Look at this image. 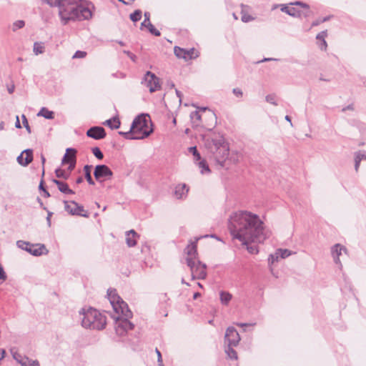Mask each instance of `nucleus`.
Listing matches in <instances>:
<instances>
[{"mask_svg": "<svg viewBox=\"0 0 366 366\" xmlns=\"http://www.w3.org/2000/svg\"><path fill=\"white\" fill-rule=\"evenodd\" d=\"M189 151L194 156L195 162H197V161L201 159V155H200L199 152H198L197 147H189Z\"/></svg>", "mask_w": 366, "mask_h": 366, "instance_id": "nucleus-39", "label": "nucleus"}, {"mask_svg": "<svg viewBox=\"0 0 366 366\" xmlns=\"http://www.w3.org/2000/svg\"><path fill=\"white\" fill-rule=\"evenodd\" d=\"M194 257H188L186 259L187 264L190 268L192 272V280L195 279L194 274V269H195V266L197 265V263L194 260Z\"/></svg>", "mask_w": 366, "mask_h": 366, "instance_id": "nucleus-34", "label": "nucleus"}, {"mask_svg": "<svg viewBox=\"0 0 366 366\" xmlns=\"http://www.w3.org/2000/svg\"><path fill=\"white\" fill-rule=\"evenodd\" d=\"M321 23H322L321 21V19H317L315 21H314L312 23V26H318L319 24H320Z\"/></svg>", "mask_w": 366, "mask_h": 366, "instance_id": "nucleus-64", "label": "nucleus"}, {"mask_svg": "<svg viewBox=\"0 0 366 366\" xmlns=\"http://www.w3.org/2000/svg\"><path fill=\"white\" fill-rule=\"evenodd\" d=\"M206 146L215 162L221 167H224L229 151V144L224 138L219 137L218 138L212 139L206 144Z\"/></svg>", "mask_w": 366, "mask_h": 366, "instance_id": "nucleus-3", "label": "nucleus"}, {"mask_svg": "<svg viewBox=\"0 0 366 366\" xmlns=\"http://www.w3.org/2000/svg\"><path fill=\"white\" fill-rule=\"evenodd\" d=\"M255 325H256V323H237V325H238L241 327H247V326H254Z\"/></svg>", "mask_w": 366, "mask_h": 366, "instance_id": "nucleus-60", "label": "nucleus"}, {"mask_svg": "<svg viewBox=\"0 0 366 366\" xmlns=\"http://www.w3.org/2000/svg\"><path fill=\"white\" fill-rule=\"evenodd\" d=\"M190 118H191L192 120H194V119L196 120H200L201 119V115L199 114L198 111H194V112H191Z\"/></svg>", "mask_w": 366, "mask_h": 366, "instance_id": "nucleus-51", "label": "nucleus"}, {"mask_svg": "<svg viewBox=\"0 0 366 366\" xmlns=\"http://www.w3.org/2000/svg\"><path fill=\"white\" fill-rule=\"evenodd\" d=\"M43 178L44 177H41V181L39 182V189L42 192L46 189L44 186V181Z\"/></svg>", "mask_w": 366, "mask_h": 366, "instance_id": "nucleus-57", "label": "nucleus"}, {"mask_svg": "<svg viewBox=\"0 0 366 366\" xmlns=\"http://www.w3.org/2000/svg\"><path fill=\"white\" fill-rule=\"evenodd\" d=\"M201 237H197L195 241L191 242L189 244L187 245V247L185 248L184 252L187 253V254L189 257H195L196 255H197V243L199 239H200Z\"/></svg>", "mask_w": 366, "mask_h": 366, "instance_id": "nucleus-22", "label": "nucleus"}, {"mask_svg": "<svg viewBox=\"0 0 366 366\" xmlns=\"http://www.w3.org/2000/svg\"><path fill=\"white\" fill-rule=\"evenodd\" d=\"M346 248L340 244H335L331 249V254L334 259V262L337 264H340L342 267V264L340 260V256L342 254V251H346Z\"/></svg>", "mask_w": 366, "mask_h": 366, "instance_id": "nucleus-17", "label": "nucleus"}, {"mask_svg": "<svg viewBox=\"0 0 366 366\" xmlns=\"http://www.w3.org/2000/svg\"><path fill=\"white\" fill-rule=\"evenodd\" d=\"M327 46V42H326L325 39H323V41H322L321 45H320V49L326 50Z\"/></svg>", "mask_w": 366, "mask_h": 366, "instance_id": "nucleus-62", "label": "nucleus"}, {"mask_svg": "<svg viewBox=\"0 0 366 366\" xmlns=\"http://www.w3.org/2000/svg\"><path fill=\"white\" fill-rule=\"evenodd\" d=\"M189 188L185 184H178L174 189V195L177 199H182L188 192Z\"/></svg>", "mask_w": 366, "mask_h": 366, "instance_id": "nucleus-23", "label": "nucleus"}, {"mask_svg": "<svg viewBox=\"0 0 366 366\" xmlns=\"http://www.w3.org/2000/svg\"><path fill=\"white\" fill-rule=\"evenodd\" d=\"M107 295L109 296V302L113 307H114V305L116 304H117V302H118V300L116 298V297H119L117 293H116V290H108V292H107Z\"/></svg>", "mask_w": 366, "mask_h": 366, "instance_id": "nucleus-33", "label": "nucleus"}, {"mask_svg": "<svg viewBox=\"0 0 366 366\" xmlns=\"http://www.w3.org/2000/svg\"><path fill=\"white\" fill-rule=\"evenodd\" d=\"M46 211H47L46 222H47L48 225L50 226L51 225V217L53 213L48 210H46Z\"/></svg>", "mask_w": 366, "mask_h": 366, "instance_id": "nucleus-58", "label": "nucleus"}, {"mask_svg": "<svg viewBox=\"0 0 366 366\" xmlns=\"http://www.w3.org/2000/svg\"><path fill=\"white\" fill-rule=\"evenodd\" d=\"M228 227L234 239L242 244L247 241L263 242L267 238L264 223L257 214L247 211H239L229 219Z\"/></svg>", "mask_w": 366, "mask_h": 366, "instance_id": "nucleus-1", "label": "nucleus"}, {"mask_svg": "<svg viewBox=\"0 0 366 366\" xmlns=\"http://www.w3.org/2000/svg\"><path fill=\"white\" fill-rule=\"evenodd\" d=\"M207 265L198 260L195 269H194V274L195 279L204 280L207 277Z\"/></svg>", "mask_w": 366, "mask_h": 366, "instance_id": "nucleus-15", "label": "nucleus"}, {"mask_svg": "<svg viewBox=\"0 0 366 366\" xmlns=\"http://www.w3.org/2000/svg\"><path fill=\"white\" fill-rule=\"evenodd\" d=\"M241 14H242L241 19L243 22L247 23V22H249L254 19V18L252 17L251 15L244 12V11L243 9L242 10Z\"/></svg>", "mask_w": 366, "mask_h": 366, "instance_id": "nucleus-42", "label": "nucleus"}, {"mask_svg": "<svg viewBox=\"0 0 366 366\" xmlns=\"http://www.w3.org/2000/svg\"><path fill=\"white\" fill-rule=\"evenodd\" d=\"M92 167H93L92 165H89V164H86L84 167V172L85 179H86L87 182L90 185H94L95 184V182L93 180V179L92 177V174H91V172H92Z\"/></svg>", "mask_w": 366, "mask_h": 366, "instance_id": "nucleus-27", "label": "nucleus"}, {"mask_svg": "<svg viewBox=\"0 0 366 366\" xmlns=\"http://www.w3.org/2000/svg\"><path fill=\"white\" fill-rule=\"evenodd\" d=\"M21 118H22V123H23L24 127L26 128V131L29 133H31V128H30V126L29 124V122H28V120H27L26 116L24 114H22Z\"/></svg>", "mask_w": 366, "mask_h": 366, "instance_id": "nucleus-47", "label": "nucleus"}, {"mask_svg": "<svg viewBox=\"0 0 366 366\" xmlns=\"http://www.w3.org/2000/svg\"><path fill=\"white\" fill-rule=\"evenodd\" d=\"M71 163H68V164H69V167H68V168H67V169H68V173H69V174H70V172H71V171H73V170L74 169L75 166H76V162H75V161L74 160V157H71Z\"/></svg>", "mask_w": 366, "mask_h": 366, "instance_id": "nucleus-52", "label": "nucleus"}, {"mask_svg": "<svg viewBox=\"0 0 366 366\" xmlns=\"http://www.w3.org/2000/svg\"><path fill=\"white\" fill-rule=\"evenodd\" d=\"M220 301L223 305H228L231 300L232 296L229 292L221 291L220 292Z\"/></svg>", "mask_w": 366, "mask_h": 366, "instance_id": "nucleus-31", "label": "nucleus"}, {"mask_svg": "<svg viewBox=\"0 0 366 366\" xmlns=\"http://www.w3.org/2000/svg\"><path fill=\"white\" fill-rule=\"evenodd\" d=\"M79 314L83 316L81 325L85 328L101 330L106 326V317L96 309L92 307H89L86 310L82 309Z\"/></svg>", "mask_w": 366, "mask_h": 366, "instance_id": "nucleus-4", "label": "nucleus"}, {"mask_svg": "<svg viewBox=\"0 0 366 366\" xmlns=\"http://www.w3.org/2000/svg\"><path fill=\"white\" fill-rule=\"evenodd\" d=\"M197 164L199 167V168L202 169L201 170V173L202 174H204V172H210V169H209V167L207 163V162L204 160V159H200L199 161H197Z\"/></svg>", "mask_w": 366, "mask_h": 366, "instance_id": "nucleus-36", "label": "nucleus"}, {"mask_svg": "<svg viewBox=\"0 0 366 366\" xmlns=\"http://www.w3.org/2000/svg\"><path fill=\"white\" fill-rule=\"evenodd\" d=\"M232 93L237 97H242L243 95L242 91L239 88H234L232 89Z\"/></svg>", "mask_w": 366, "mask_h": 366, "instance_id": "nucleus-54", "label": "nucleus"}, {"mask_svg": "<svg viewBox=\"0 0 366 366\" xmlns=\"http://www.w3.org/2000/svg\"><path fill=\"white\" fill-rule=\"evenodd\" d=\"M279 258H280V257H279V255H277V252H276L274 254H269V257H268V263H269V264H272L275 262H278Z\"/></svg>", "mask_w": 366, "mask_h": 366, "instance_id": "nucleus-45", "label": "nucleus"}, {"mask_svg": "<svg viewBox=\"0 0 366 366\" xmlns=\"http://www.w3.org/2000/svg\"><path fill=\"white\" fill-rule=\"evenodd\" d=\"M155 352L157 355V362H162V356L161 352L157 348L155 349Z\"/></svg>", "mask_w": 366, "mask_h": 366, "instance_id": "nucleus-59", "label": "nucleus"}, {"mask_svg": "<svg viewBox=\"0 0 366 366\" xmlns=\"http://www.w3.org/2000/svg\"><path fill=\"white\" fill-rule=\"evenodd\" d=\"M290 4L291 5L300 6L302 8H305V9H309V8H310V6H309V5L307 4L304 3L302 1H295L294 3H290Z\"/></svg>", "mask_w": 366, "mask_h": 366, "instance_id": "nucleus-53", "label": "nucleus"}, {"mask_svg": "<svg viewBox=\"0 0 366 366\" xmlns=\"http://www.w3.org/2000/svg\"><path fill=\"white\" fill-rule=\"evenodd\" d=\"M194 51L195 49L194 48L185 49L177 46H174V48L175 56L179 59H184L186 61L195 59L198 56L197 54L194 55Z\"/></svg>", "mask_w": 366, "mask_h": 366, "instance_id": "nucleus-11", "label": "nucleus"}, {"mask_svg": "<svg viewBox=\"0 0 366 366\" xmlns=\"http://www.w3.org/2000/svg\"><path fill=\"white\" fill-rule=\"evenodd\" d=\"M64 209L71 215L89 217V213L84 211V207L75 201H64Z\"/></svg>", "mask_w": 366, "mask_h": 366, "instance_id": "nucleus-8", "label": "nucleus"}, {"mask_svg": "<svg viewBox=\"0 0 366 366\" xmlns=\"http://www.w3.org/2000/svg\"><path fill=\"white\" fill-rule=\"evenodd\" d=\"M227 346L225 347V352L227 354L228 357L232 360H237V352L234 350V347H236L237 345H230V344H226Z\"/></svg>", "mask_w": 366, "mask_h": 366, "instance_id": "nucleus-28", "label": "nucleus"}, {"mask_svg": "<svg viewBox=\"0 0 366 366\" xmlns=\"http://www.w3.org/2000/svg\"><path fill=\"white\" fill-rule=\"evenodd\" d=\"M34 159L33 156V149H24L18 157H17V162L23 166L26 167L28 166Z\"/></svg>", "mask_w": 366, "mask_h": 366, "instance_id": "nucleus-13", "label": "nucleus"}, {"mask_svg": "<svg viewBox=\"0 0 366 366\" xmlns=\"http://www.w3.org/2000/svg\"><path fill=\"white\" fill-rule=\"evenodd\" d=\"M45 51L44 44L41 41H36L34 44L33 51L36 55L43 54Z\"/></svg>", "mask_w": 366, "mask_h": 366, "instance_id": "nucleus-29", "label": "nucleus"}, {"mask_svg": "<svg viewBox=\"0 0 366 366\" xmlns=\"http://www.w3.org/2000/svg\"><path fill=\"white\" fill-rule=\"evenodd\" d=\"M86 56V52L84 51H76L73 55L74 59H81Z\"/></svg>", "mask_w": 366, "mask_h": 366, "instance_id": "nucleus-48", "label": "nucleus"}, {"mask_svg": "<svg viewBox=\"0 0 366 366\" xmlns=\"http://www.w3.org/2000/svg\"><path fill=\"white\" fill-rule=\"evenodd\" d=\"M16 245L19 248L26 251L29 254L35 257H39L42 254H46L49 250L44 244H32L29 242L24 240H18Z\"/></svg>", "mask_w": 366, "mask_h": 366, "instance_id": "nucleus-5", "label": "nucleus"}, {"mask_svg": "<svg viewBox=\"0 0 366 366\" xmlns=\"http://www.w3.org/2000/svg\"><path fill=\"white\" fill-rule=\"evenodd\" d=\"M104 124L108 126L112 129H117L119 128L121 122L117 117H114L109 119H107Z\"/></svg>", "mask_w": 366, "mask_h": 366, "instance_id": "nucleus-24", "label": "nucleus"}, {"mask_svg": "<svg viewBox=\"0 0 366 366\" xmlns=\"http://www.w3.org/2000/svg\"><path fill=\"white\" fill-rule=\"evenodd\" d=\"M250 243H259L258 242H251L249 240L247 241V244H242L246 246V249L250 254H257L259 252V249L257 245H252Z\"/></svg>", "mask_w": 366, "mask_h": 366, "instance_id": "nucleus-32", "label": "nucleus"}, {"mask_svg": "<svg viewBox=\"0 0 366 366\" xmlns=\"http://www.w3.org/2000/svg\"><path fill=\"white\" fill-rule=\"evenodd\" d=\"M38 117H43L46 119H53L54 118V112L49 110L46 107H42L37 114Z\"/></svg>", "mask_w": 366, "mask_h": 366, "instance_id": "nucleus-26", "label": "nucleus"}, {"mask_svg": "<svg viewBox=\"0 0 366 366\" xmlns=\"http://www.w3.org/2000/svg\"><path fill=\"white\" fill-rule=\"evenodd\" d=\"M142 84L149 88V92L153 93L160 89L159 79L152 72L147 71L142 80Z\"/></svg>", "mask_w": 366, "mask_h": 366, "instance_id": "nucleus-7", "label": "nucleus"}, {"mask_svg": "<svg viewBox=\"0 0 366 366\" xmlns=\"http://www.w3.org/2000/svg\"><path fill=\"white\" fill-rule=\"evenodd\" d=\"M52 182L57 186L58 189L64 194H73L74 192L69 187L67 183L53 179Z\"/></svg>", "mask_w": 366, "mask_h": 366, "instance_id": "nucleus-19", "label": "nucleus"}, {"mask_svg": "<svg viewBox=\"0 0 366 366\" xmlns=\"http://www.w3.org/2000/svg\"><path fill=\"white\" fill-rule=\"evenodd\" d=\"M281 11L291 16H297V10L295 7H289L285 4H281Z\"/></svg>", "mask_w": 366, "mask_h": 366, "instance_id": "nucleus-30", "label": "nucleus"}, {"mask_svg": "<svg viewBox=\"0 0 366 366\" xmlns=\"http://www.w3.org/2000/svg\"><path fill=\"white\" fill-rule=\"evenodd\" d=\"M147 29L152 35L155 36H161L160 31L157 30L151 22L147 23Z\"/></svg>", "mask_w": 366, "mask_h": 366, "instance_id": "nucleus-40", "label": "nucleus"}, {"mask_svg": "<svg viewBox=\"0 0 366 366\" xmlns=\"http://www.w3.org/2000/svg\"><path fill=\"white\" fill-rule=\"evenodd\" d=\"M240 340V336L237 330L233 327H229L224 335V344L237 345Z\"/></svg>", "mask_w": 366, "mask_h": 366, "instance_id": "nucleus-12", "label": "nucleus"}, {"mask_svg": "<svg viewBox=\"0 0 366 366\" xmlns=\"http://www.w3.org/2000/svg\"><path fill=\"white\" fill-rule=\"evenodd\" d=\"M142 15V11L140 9H137L129 15V18L132 21L137 22L141 19Z\"/></svg>", "mask_w": 366, "mask_h": 366, "instance_id": "nucleus-37", "label": "nucleus"}, {"mask_svg": "<svg viewBox=\"0 0 366 366\" xmlns=\"http://www.w3.org/2000/svg\"><path fill=\"white\" fill-rule=\"evenodd\" d=\"M92 152L93 154L95 156V157H97L98 159L101 160L104 158V154L99 147H93L92 149Z\"/></svg>", "mask_w": 366, "mask_h": 366, "instance_id": "nucleus-41", "label": "nucleus"}, {"mask_svg": "<svg viewBox=\"0 0 366 366\" xmlns=\"http://www.w3.org/2000/svg\"><path fill=\"white\" fill-rule=\"evenodd\" d=\"M87 137L92 138L96 140L104 139L107 133L105 129L99 126L92 127L86 131Z\"/></svg>", "mask_w": 366, "mask_h": 366, "instance_id": "nucleus-14", "label": "nucleus"}, {"mask_svg": "<svg viewBox=\"0 0 366 366\" xmlns=\"http://www.w3.org/2000/svg\"><path fill=\"white\" fill-rule=\"evenodd\" d=\"M152 133L150 132H144L142 135H135L134 132H132V127L129 132H119V134L123 136L127 139H143L148 137Z\"/></svg>", "mask_w": 366, "mask_h": 366, "instance_id": "nucleus-16", "label": "nucleus"}, {"mask_svg": "<svg viewBox=\"0 0 366 366\" xmlns=\"http://www.w3.org/2000/svg\"><path fill=\"white\" fill-rule=\"evenodd\" d=\"M354 157L355 158L358 157L360 158V162L362 160H366V151H365V150H360L358 152H356L354 154Z\"/></svg>", "mask_w": 366, "mask_h": 366, "instance_id": "nucleus-44", "label": "nucleus"}, {"mask_svg": "<svg viewBox=\"0 0 366 366\" xmlns=\"http://www.w3.org/2000/svg\"><path fill=\"white\" fill-rule=\"evenodd\" d=\"M44 2L48 4L51 6H59L62 0H42Z\"/></svg>", "mask_w": 366, "mask_h": 366, "instance_id": "nucleus-46", "label": "nucleus"}, {"mask_svg": "<svg viewBox=\"0 0 366 366\" xmlns=\"http://www.w3.org/2000/svg\"><path fill=\"white\" fill-rule=\"evenodd\" d=\"M139 235L134 229H131L126 232V242L128 247H134L137 244V238Z\"/></svg>", "mask_w": 366, "mask_h": 366, "instance_id": "nucleus-20", "label": "nucleus"}, {"mask_svg": "<svg viewBox=\"0 0 366 366\" xmlns=\"http://www.w3.org/2000/svg\"><path fill=\"white\" fill-rule=\"evenodd\" d=\"M144 20L147 21L148 23L150 22V13L148 11H145L144 14Z\"/></svg>", "mask_w": 366, "mask_h": 366, "instance_id": "nucleus-63", "label": "nucleus"}, {"mask_svg": "<svg viewBox=\"0 0 366 366\" xmlns=\"http://www.w3.org/2000/svg\"><path fill=\"white\" fill-rule=\"evenodd\" d=\"M130 317H117L118 327L122 328L124 331L132 330L134 327V325L129 320Z\"/></svg>", "mask_w": 366, "mask_h": 366, "instance_id": "nucleus-18", "label": "nucleus"}, {"mask_svg": "<svg viewBox=\"0 0 366 366\" xmlns=\"http://www.w3.org/2000/svg\"><path fill=\"white\" fill-rule=\"evenodd\" d=\"M266 101L268 103H270L274 105H277V103L275 102V96L273 94H268L266 96Z\"/></svg>", "mask_w": 366, "mask_h": 366, "instance_id": "nucleus-49", "label": "nucleus"}, {"mask_svg": "<svg viewBox=\"0 0 366 366\" xmlns=\"http://www.w3.org/2000/svg\"><path fill=\"white\" fill-rule=\"evenodd\" d=\"M276 252L277 255H279L280 258L282 259H285L292 254L291 251L287 249H277Z\"/></svg>", "mask_w": 366, "mask_h": 366, "instance_id": "nucleus-38", "label": "nucleus"}, {"mask_svg": "<svg viewBox=\"0 0 366 366\" xmlns=\"http://www.w3.org/2000/svg\"><path fill=\"white\" fill-rule=\"evenodd\" d=\"M58 8L59 15L64 25L70 21L87 20L92 16L90 9L79 4L78 0H62Z\"/></svg>", "mask_w": 366, "mask_h": 366, "instance_id": "nucleus-2", "label": "nucleus"}, {"mask_svg": "<svg viewBox=\"0 0 366 366\" xmlns=\"http://www.w3.org/2000/svg\"><path fill=\"white\" fill-rule=\"evenodd\" d=\"M14 357L19 362L21 366H39L37 360H32L26 357L19 360L15 355H14Z\"/></svg>", "mask_w": 366, "mask_h": 366, "instance_id": "nucleus-25", "label": "nucleus"}, {"mask_svg": "<svg viewBox=\"0 0 366 366\" xmlns=\"http://www.w3.org/2000/svg\"><path fill=\"white\" fill-rule=\"evenodd\" d=\"M113 175L111 169L106 164H98L94 167V176L97 182L109 179Z\"/></svg>", "mask_w": 366, "mask_h": 366, "instance_id": "nucleus-9", "label": "nucleus"}, {"mask_svg": "<svg viewBox=\"0 0 366 366\" xmlns=\"http://www.w3.org/2000/svg\"><path fill=\"white\" fill-rule=\"evenodd\" d=\"M76 152H77V151L76 149L67 148L66 150V153L62 158L61 164H66L67 163H71V160H70V159H71V157H74V160L75 162H76Z\"/></svg>", "mask_w": 366, "mask_h": 366, "instance_id": "nucleus-21", "label": "nucleus"}, {"mask_svg": "<svg viewBox=\"0 0 366 366\" xmlns=\"http://www.w3.org/2000/svg\"><path fill=\"white\" fill-rule=\"evenodd\" d=\"M147 115L144 114L138 115L134 118L132 123V132H134L135 135H142L144 132H150L152 130L150 129L148 131L147 129L148 128V121L147 119Z\"/></svg>", "mask_w": 366, "mask_h": 366, "instance_id": "nucleus-6", "label": "nucleus"}, {"mask_svg": "<svg viewBox=\"0 0 366 366\" xmlns=\"http://www.w3.org/2000/svg\"><path fill=\"white\" fill-rule=\"evenodd\" d=\"M327 30L325 31H322L321 32H320L319 34H317V36H316V39L317 40H320L321 41H323V39H325V37L327 36Z\"/></svg>", "mask_w": 366, "mask_h": 366, "instance_id": "nucleus-50", "label": "nucleus"}, {"mask_svg": "<svg viewBox=\"0 0 366 366\" xmlns=\"http://www.w3.org/2000/svg\"><path fill=\"white\" fill-rule=\"evenodd\" d=\"M360 162H361L360 161V158L358 157L356 158L355 157V169L356 172H357L359 169Z\"/></svg>", "mask_w": 366, "mask_h": 366, "instance_id": "nucleus-56", "label": "nucleus"}, {"mask_svg": "<svg viewBox=\"0 0 366 366\" xmlns=\"http://www.w3.org/2000/svg\"><path fill=\"white\" fill-rule=\"evenodd\" d=\"M118 300L117 304L113 307L114 310L117 314H121L122 317H132V312L129 308L126 302H124L120 297H116Z\"/></svg>", "mask_w": 366, "mask_h": 366, "instance_id": "nucleus-10", "label": "nucleus"}, {"mask_svg": "<svg viewBox=\"0 0 366 366\" xmlns=\"http://www.w3.org/2000/svg\"><path fill=\"white\" fill-rule=\"evenodd\" d=\"M41 161L42 164V177H44L45 174L44 164L46 162V159L43 154L41 155Z\"/></svg>", "mask_w": 366, "mask_h": 366, "instance_id": "nucleus-55", "label": "nucleus"}, {"mask_svg": "<svg viewBox=\"0 0 366 366\" xmlns=\"http://www.w3.org/2000/svg\"><path fill=\"white\" fill-rule=\"evenodd\" d=\"M346 110L353 111L354 110V105L352 104H350L347 105V107L342 108V112H345Z\"/></svg>", "mask_w": 366, "mask_h": 366, "instance_id": "nucleus-61", "label": "nucleus"}, {"mask_svg": "<svg viewBox=\"0 0 366 366\" xmlns=\"http://www.w3.org/2000/svg\"><path fill=\"white\" fill-rule=\"evenodd\" d=\"M55 174L58 178H62L64 179H67L69 177V173L66 172L65 170L61 169L60 168H57L55 169Z\"/></svg>", "mask_w": 366, "mask_h": 366, "instance_id": "nucleus-35", "label": "nucleus"}, {"mask_svg": "<svg viewBox=\"0 0 366 366\" xmlns=\"http://www.w3.org/2000/svg\"><path fill=\"white\" fill-rule=\"evenodd\" d=\"M25 26V22L23 20H18L14 22L12 30L14 31H16L17 29H21Z\"/></svg>", "mask_w": 366, "mask_h": 366, "instance_id": "nucleus-43", "label": "nucleus"}]
</instances>
